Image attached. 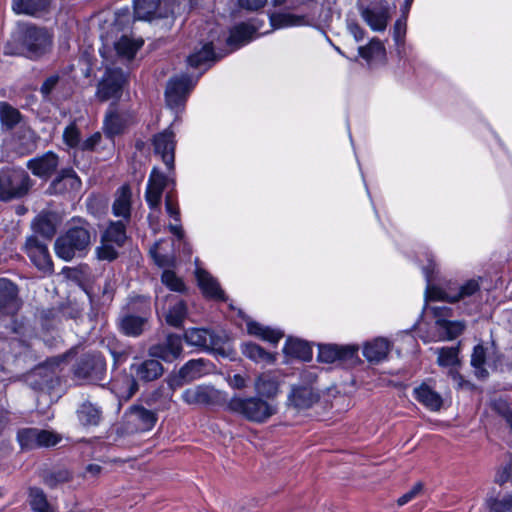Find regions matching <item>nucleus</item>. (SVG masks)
<instances>
[{
	"label": "nucleus",
	"mask_w": 512,
	"mask_h": 512,
	"mask_svg": "<svg viewBox=\"0 0 512 512\" xmlns=\"http://www.w3.org/2000/svg\"><path fill=\"white\" fill-rule=\"evenodd\" d=\"M419 261L422 263V271L426 279L425 289V309H430L435 321V335L431 340L445 341L458 337L464 330L465 324L462 321H449L446 317L451 315V309L446 306H428V301H444L455 303L471 299L480 291L479 279H468L462 283L447 280L442 284H433L436 264L433 255L428 252H422Z\"/></svg>",
	"instance_id": "f257e3e1"
},
{
	"label": "nucleus",
	"mask_w": 512,
	"mask_h": 512,
	"mask_svg": "<svg viewBox=\"0 0 512 512\" xmlns=\"http://www.w3.org/2000/svg\"><path fill=\"white\" fill-rule=\"evenodd\" d=\"M131 23V15L128 8L120 9L115 12L111 22V29L101 34V38L107 44L112 42L118 55L127 59L134 58L137 51L142 47L144 41L142 39H133L126 34L116 40L120 31L128 30Z\"/></svg>",
	"instance_id": "f03ea898"
},
{
	"label": "nucleus",
	"mask_w": 512,
	"mask_h": 512,
	"mask_svg": "<svg viewBox=\"0 0 512 512\" xmlns=\"http://www.w3.org/2000/svg\"><path fill=\"white\" fill-rule=\"evenodd\" d=\"M91 244V234L87 226H72L59 236L54 245L56 255L64 261L83 257Z\"/></svg>",
	"instance_id": "7ed1b4c3"
},
{
	"label": "nucleus",
	"mask_w": 512,
	"mask_h": 512,
	"mask_svg": "<svg viewBox=\"0 0 512 512\" xmlns=\"http://www.w3.org/2000/svg\"><path fill=\"white\" fill-rule=\"evenodd\" d=\"M229 409L254 423H264L277 413V406L260 396H234L228 402Z\"/></svg>",
	"instance_id": "20e7f679"
},
{
	"label": "nucleus",
	"mask_w": 512,
	"mask_h": 512,
	"mask_svg": "<svg viewBox=\"0 0 512 512\" xmlns=\"http://www.w3.org/2000/svg\"><path fill=\"white\" fill-rule=\"evenodd\" d=\"M31 187V179L22 168L5 167L0 170V200L10 201L25 196Z\"/></svg>",
	"instance_id": "39448f33"
},
{
	"label": "nucleus",
	"mask_w": 512,
	"mask_h": 512,
	"mask_svg": "<svg viewBox=\"0 0 512 512\" xmlns=\"http://www.w3.org/2000/svg\"><path fill=\"white\" fill-rule=\"evenodd\" d=\"M65 356L54 357L45 363L35 367L27 375V383L36 391H47L54 389L59 384L60 363L64 361Z\"/></svg>",
	"instance_id": "423d86ee"
},
{
	"label": "nucleus",
	"mask_w": 512,
	"mask_h": 512,
	"mask_svg": "<svg viewBox=\"0 0 512 512\" xmlns=\"http://www.w3.org/2000/svg\"><path fill=\"white\" fill-rule=\"evenodd\" d=\"M20 42L26 56L36 59L50 50L52 36L46 29L29 26L21 31Z\"/></svg>",
	"instance_id": "0eeeda50"
},
{
	"label": "nucleus",
	"mask_w": 512,
	"mask_h": 512,
	"mask_svg": "<svg viewBox=\"0 0 512 512\" xmlns=\"http://www.w3.org/2000/svg\"><path fill=\"white\" fill-rule=\"evenodd\" d=\"M196 81L197 79L193 80V78L187 74L171 78L165 91L167 106L175 112L182 110Z\"/></svg>",
	"instance_id": "6e6552de"
},
{
	"label": "nucleus",
	"mask_w": 512,
	"mask_h": 512,
	"mask_svg": "<svg viewBox=\"0 0 512 512\" xmlns=\"http://www.w3.org/2000/svg\"><path fill=\"white\" fill-rule=\"evenodd\" d=\"M157 413L142 405H132L124 414V429L127 433L147 432L157 422Z\"/></svg>",
	"instance_id": "1a4fd4ad"
},
{
	"label": "nucleus",
	"mask_w": 512,
	"mask_h": 512,
	"mask_svg": "<svg viewBox=\"0 0 512 512\" xmlns=\"http://www.w3.org/2000/svg\"><path fill=\"white\" fill-rule=\"evenodd\" d=\"M105 366L104 358L100 354H86L75 364L74 376L81 381H99L103 378Z\"/></svg>",
	"instance_id": "9d476101"
},
{
	"label": "nucleus",
	"mask_w": 512,
	"mask_h": 512,
	"mask_svg": "<svg viewBox=\"0 0 512 512\" xmlns=\"http://www.w3.org/2000/svg\"><path fill=\"white\" fill-rule=\"evenodd\" d=\"M126 81L125 73L120 68H108L98 84L97 97L101 101L118 98Z\"/></svg>",
	"instance_id": "9b49d317"
},
{
	"label": "nucleus",
	"mask_w": 512,
	"mask_h": 512,
	"mask_svg": "<svg viewBox=\"0 0 512 512\" xmlns=\"http://www.w3.org/2000/svg\"><path fill=\"white\" fill-rule=\"evenodd\" d=\"M25 251L31 262L44 273L53 271V262L50 257L47 244L37 235L30 236L26 240Z\"/></svg>",
	"instance_id": "f8f14e48"
},
{
	"label": "nucleus",
	"mask_w": 512,
	"mask_h": 512,
	"mask_svg": "<svg viewBox=\"0 0 512 512\" xmlns=\"http://www.w3.org/2000/svg\"><path fill=\"white\" fill-rule=\"evenodd\" d=\"M181 399L188 405L210 406L220 400V391L211 385H195L182 392Z\"/></svg>",
	"instance_id": "ddd939ff"
},
{
	"label": "nucleus",
	"mask_w": 512,
	"mask_h": 512,
	"mask_svg": "<svg viewBox=\"0 0 512 512\" xmlns=\"http://www.w3.org/2000/svg\"><path fill=\"white\" fill-rule=\"evenodd\" d=\"M154 153L159 156L169 170L174 169L176 140L173 131L168 128L152 138Z\"/></svg>",
	"instance_id": "4468645a"
},
{
	"label": "nucleus",
	"mask_w": 512,
	"mask_h": 512,
	"mask_svg": "<svg viewBox=\"0 0 512 512\" xmlns=\"http://www.w3.org/2000/svg\"><path fill=\"white\" fill-rule=\"evenodd\" d=\"M183 352L182 338L176 334H169L161 343L149 348L150 356L161 359L167 363L177 360Z\"/></svg>",
	"instance_id": "2eb2a0df"
},
{
	"label": "nucleus",
	"mask_w": 512,
	"mask_h": 512,
	"mask_svg": "<svg viewBox=\"0 0 512 512\" xmlns=\"http://www.w3.org/2000/svg\"><path fill=\"white\" fill-rule=\"evenodd\" d=\"M188 345L206 349L219 350L223 344V338L213 331L203 328H190L184 333Z\"/></svg>",
	"instance_id": "dca6fc26"
},
{
	"label": "nucleus",
	"mask_w": 512,
	"mask_h": 512,
	"mask_svg": "<svg viewBox=\"0 0 512 512\" xmlns=\"http://www.w3.org/2000/svg\"><path fill=\"white\" fill-rule=\"evenodd\" d=\"M317 359L323 363H333L337 360L354 363L358 359V347L353 345H319Z\"/></svg>",
	"instance_id": "f3484780"
},
{
	"label": "nucleus",
	"mask_w": 512,
	"mask_h": 512,
	"mask_svg": "<svg viewBox=\"0 0 512 512\" xmlns=\"http://www.w3.org/2000/svg\"><path fill=\"white\" fill-rule=\"evenodd\" d=\"M261 23L254 19L250 22H242L230 30L227 44L234 50L251 42L260 30Z\"/></svg>",
	"instance_id": "a211bd4d"
},
{
	"label": "nucleus",
	"mask_w": 512,
	"mask_h": 512,
	"mask_svg": "<svg viewBox=\"0 0 512 512\" xmlns=\"http://www.w3.org/2000/svg\"><path fill=\"white\" fill-rule=\"evenodd\" d=\"M362 19L376 32L386 29L389 20V7L384 3H375L360 10Z\"/></svg>",
	"instance_id": "6ab92c4d"
},
{
	"label": "nucleus",
	"mask_w": 512,
	"mask_h": 512,
	"mask_svg": "<svg viewBox=\"0 0 512 512\" xmlns=\"http://www.w3.org/2000/svg\"><path fill=\"white\" fill-rule=\"evenodd\" d=\"M161 313L168 325L179 328L187 317V305L177 296H167L165 303L161 307Z\"/></svg>",
	"instance_id": "aec40b11"
},
{
	"label": "nucleus",
	"mask_w": 512,
	"mask_h": 512,
	"mask_svg": "<svg viewBox=\"0 0 512 512\" xmlns=\"http://www.w3.org/2000/svg\"><path fill=\"white\" fill-rule=\"evenodd\" d=\"M168 178L156 168H154L149 177L145 199L151 209H158L161 204L163 190L166 187Z\"/></svg>",
	"instance_id": "412c9836"
},
{
	"label": "nucleus",
	"mask_w": 512,
	"mask_h": 512,
	"mask_svg": "<svg viewBox=\"0 0 512 512\" xmlns=\"http://www.w3.org/2000/svg\"><path fill=\"white\" fill-rule=\"evenodd\" d=\"M59 165V157L56 153L48 151L40 156L30 159L27 167L39 178L50 177Z\"/></svg>",
	"instance_id": "4be33fe9"
},
{
	"label": "nucleus",
	"mask_w": 512,
	"mask_h": 512,
	"mask_svg": "<svg viewBox=\"0 0 512 512\" xmlns=\"http://www.w3.org/2000/svg\"><path fill=\"white\" fill-rule=\"evenodd\" d=\"M82 182L72 168L62 169L57 177L52 181L50 190L56 194L78 192Z\"/></svg>",
	"instance_id": "5701e85b"
},
{
	"label": "nucleus",
	"mask_w": 512,
	"mask_h": 512,
	"mask_svg": "<svg viewBox=\"0 0 512 512\" xmlns=\"http://www.w3.org/2000/svg\"><path fill=\"white\" fill-rule=\"evenodd\" d=\"M130 370L136 380L143 382L154 381L164 372L162 364L156 359L136 361L131 365Z\"/></svg>",
	"instance_id": "b1692460"
},
{
	"label": "nucleus",
	"mask_w": 512,
	"mask_h": 512,
	"mask_svg": "<svg viewBox=\"0 0 512 512\" xmlns=\"http://www.w3.org/2000/svg\"><path fill=\"white\" fill-rule=\"evenodd\" d=\"M132 205V190L128 184L119 187L112 204V214L120 220L130 222Z\"/></svg>",
	"instance_id": "393cba45"
},
{
	"label": "nucleus",
	"mask_w": 512,
	"mask_h": 512,
	"mask_svg": "<svg viewBox=\"0 0 512 512\" xmlns=\"http://www.w3.org/2000/svg\"><path fill=\"white\" fill-rule=\"evenodd\" d=\"M17 293V287L10 280L0 279V316L13 315L17 312Z\"/></svg>",
	"instance_id": "a878e982"
},
{
	"label": "nucleus",
	"mask_w": 512,
	"mask_h": 512,
	"mask_svg": "<svg viewBox=\"0 0 512 512\" xmlns=\"http://www.w3.org/2000/svg\"><path fill=\"white\" fill-rule=\"evenodd\" d=\"M320 396L311 385L293 386L288 395V402L297 409L312 407Z\"/></svg>",
	"instance_id": "bb28decb"
},
{
	"label": "nucleus",
	"mask_w": 512,
	"mask_h": 512,
	"mask_svg": "<svg viewBox=\"0 0 512 512\" xmlns=\"http://www.w3.org/2000/svg\"><path fill=\"white\" fill-rule=\"evenodd\" d=\"M162 0H133L134 17L138 20L151 21L154 18L168 17L169 11L161 8Z\"/></svg>",
	"instance_id": "cd10ccee"
},
{
	"label": "nucleus",
	"mask_w": 512,
	"mask_h": 512,
	"mask_svg": "<svg viewBox=\"0 0 512 512\" xmlns=\"http://www.w3.org/2000/svg\"><path fill=\"white\" fill-rule=\"evenodd\" d=\"M37 139L38 136L29 126L21 124L13 136V145L17 153L26 155L36 149Z\"/></svg>",
	"instance_id": "c85d7f7f"
},
{
	"label": "nucleus",
	"mask_w": 512,
	"mask_h": 512,
	"mask_svg": "<svg viewBox=\"0 0 512 512\" xmlns=\"http://www.w3.org/2000/svg\"><path fill=\"white\" fill-rule=\"evenodd\" d=\"M195 274L198 285L205 297L218 301L226 300L225 293L221 289L218 281L214 277H212L207 271L197 267Z\"/></svg>",
	"instance_id": "c756f323"
},
{
	"label": "nucleus",
	"mask_w": 512,
	"mask_h": 512,
	"mask_svg": "<svg viewBox=\"0 0 512 512\" xmlns=\"http://www.w3.org/2000/svg\"><path fill=\"white\" fill-rule=\"evenodd\" d=\"M413 396L419 403L431 411H438L443 404L440 394L425 383L414 388Z\"/></svg>",
	"instance_id": "7c9ffc66"
},
{
	"label": "nucleus",
	"mask_w": 512,
	"mask_h": 512,
	"mask_svg": "<svg viewBox=\"0 0 512 512\" xmlns=\"http://www.w3.org/2000/svg\"><path fill=\"white\" fill-rule=\"evenodd\" d=\"M129 116L120 114L116 111V105L111 104L104 120V132L112 138L115 135L122 133L127 125Z\"/></svg>",
	"instance_id": "2f4dec72"
},
{
	"label": "nucleus",
	"mask_w": 512,
	"mask_h": 512,
	"mask_svg": "<svg viewBox=\"0 0 512 512\" xmlns=\"http://www.w3.org/2000/svg\"><path fill=\"white\" fill-rule=\"evenodd\" d=\"M50 0H12L11 7L15 14L36 16L47 10Z\"/></svg>",
	"instance_id": "473e14b6"
},
{
	"label": "nucleus",
	"mask_w": 512,
	"mask_h": 512,
	"mask_svg": "<svg viewBox=\"0 0 512 512\" xmlns=\"http://www.w3.org/2000/svg\"><path fill=\"white\" fill-rule=\"evenodd\" d=\"M146 322L147 318L145 316L127 313L120 317L119 328L126 336L137 337L143 333Z\"/></svg>",
	"instance_id": "72a5a7b5"
},
{
	"label": "nucleus",
	"mask_w": 512,
	"mask_h": 512,
	"mask_svg": "<svg viewBox=\"0 0 512 512\" xmlns=\"http://www.w3.org/2000/svg\"><path fill=\"white\" fill-rule=\"evenodd\" d=\"M283 352L286 356L298 358L305 362L310 361L313 356L310 345L307 342L296 338H288L286 340Z\"/></svg>",
	"instance_id": "f704fd0d"
},
{
	"label": "nucleus",
	"mask_w": 512,
	"mask_h": 512,
	"mask_svg": "<svg viewBox=\"0 0 512 512\" xmlns=\"http://www.w3.org/2000/svg\"><path fill=\"white\" fill-rule=\"evenodd\" d=\"M390 345L384 338H377L364 345L363 355L369 362L379 363L387 357Z\"/></svg>",
	"instance_id": "c9c22d12"
},
{
	"label": "nucleus",
	"mask_w": 512,
	"mask_h": 512,
	"mask_svg": "<svg viewBox=\"0 0 512 512\" xmlns=\"http://www.w3.org/2000/svg\"><path fill=\"white\" fill-rule=\"evenodd\" d=\"M22 115L19 110L5 101L0 102V123L3 131L18 128L22 123Z\"/></svg>",
	"instance_id": "e433bc0d"
},
{
	"label": "nucleus",
	"mask_w": 512,
	"mask_h": 512,
	"mask_svg": "<svg viewBox=\"0 0 512 512\" xmlns=\"http://www.w3.org/2000/svg\"><path fill=\"white\" fill-rule=\"evenodd\" d=\"M247 331L250 335L256 336L273 345H277V343L284 337V333L281 330L263 326L255 321L247 322Z\"/></svg>",
	"instance_id": "4c0bfd02"
},
{
	"label": "nucleus",
	"mask_w": 512,
	"mask_h": 512,
	"mask_svg": "<svg viewBox=\"0 0 512 512\" xmlns=\"http://www.w3.org/2000/svg\"><path fill=\"white\" fill-rule=\"evenodd\" d=\"M255 391L258 396L273 398L278 394L279 382L271 373H262L255 380Z\"/></svg>",
	"instance_id": "58836bf2"
},
{
	"label": "nucleus",
	"mask_w": 512,
	"mask_h": 512,
	"mask_svg": "<svg viewBox=\"0 0 512 512\" xmlns=\"http://www.w3.org/2000/svg\"><path fill=\"white\" fill-rule=\"evenodd\" d=\"M358 52L369 65L382 62L386 57V49L383 43L376 38L372 39L368 45L360 46Z\"/></svg>",
	"instance_id": "ea45409f"
},
{
	"label": "nucleus",
	"mask_w": 512,
	"mask_h": 512,
	"mask_svg": "<svg viewBox=\"0 0 512 512\" xmlns=\"http://www.w3.org/2000/svg\"><path fill=\"white\" fill-rule=\"evenodd\" d=\"M222 56H218L214 53L212 42L205 43L201 49L195 51L191 55L188 56L187 62L188 65L193 68H199L203 65L215 62L220 59Z\"/></svg>",
	"instance_id": "a19ab883"
},
{
	"label": "nucleus",
	"mask_w": 512,
	"mask_h": 512,
	"mask_svg": "<svg viewBox=\"0 0 512 512\" xmlns=\"http://www.w3.org/2000/svg\"><path fill=\"white\" fill-rule=\"evenodd\" d=\"M128 223L123 220L111 221L102 236L103 241L112 243L117 247L122 246L127 238L126 226Z\"/></svg>",
	"instance_id": "79ce46f5"
},
{
	"label": "nucleus",
	"mask_w": 512,
	"mask_h": 512,
	"mask_svg": "<svg viewBox=\"0 0 512 512\" xmlns=\"http://www.w3.org/2000/svg\"><path fill=\"white\" fill-rule=\"evenodd\" d=\"M179 370L189 383L208 373L209 362L204 359H192L186 362Z\"/></svg>",
	"instance_id": "37998d69"
},
{
	"label": "nucleus",
	"mask_w": 512,
	"mask_h": 512,
	"mask_svg": "<svg viewBox=\"0 0 512 512\" xmlns=\"http://www.w3.org/2000/svg\"><path fill=\"white\" fill-rule=\"evenodd\" d=\"M28 503L33 512H53L55 507L49 503L45 492L38 487L28 489Z\"/></svg>",
	"instance_id": "c03bdc74"
},
{
	"label": "nucleus",
	"mask_w": 512,
	"mask_h": 512,
	"mask_svg": "<svg viewBox=\"0 0 512 512\" xmlns=\"http://www.w3.org/2000/svg\"><path fill=\"white\" fill-rule=\"evenodd\" d=\"M77 417L82 425L95 426L100 422L101 410L98 406L87 401L78 408Z\"/></svg>",
	"instance_id": "a18cd8bd"
},
{
	"label": "nucleus",
	"mask_w": 512,
	"mask_h": 512,
	"mask_svg": "<svg viewBox=\"0 0 512 512\" xmlns=\"http://www.w3.org/2000/svg\"><path fill=\"white\" fill-rule=\"evenodd\" d=\"M269 19L273 29L301 26L305 24L304 16H298L291 13H274L270 15Z\"/></svg>",
	"instance_id": "49530a36"
},
{
	"label": "nucleus",
	"mask_w": 512,
	"mask_h": 512,
	"mask_svg": "<svg viewBox=\"0 0 512 512\" xmlns=\"http://www.w3.org/2000/svg\"><path fill=\"white\" fill-rule=\"evenodd\" d=\"M242 353L255 362L272 363L274 356L258 344L248 342L242 345Z\"/></svg>",
	"instance_id": "de8ad7c7"
},
{
	"label": "nucleus",
	"mask_w": 512,
	"mask_h": 512,
	"mask_svg": "<svg viewBox=\"0 0 512 512\" xmlns=\"http://www.w3.org/2000/svg\"><path fill=\"white\" fill-rule=\"evenodd\" d=\"M33 228L36 234L46 240H50L56 232L54 222L47 215H39L33 222Z\"/></svg>",
	"instance_id": "09e8293b"
},
{
	"label": "nucleus",
	"mask_w": 512,
	"mask_h": 512,
	"mask_svg": "<svg viewBox=\"0 0 512 512\" xmlns=\"http://www.w3.org/2000/svg\"><path fill=\"white\" fill-rule=\"evenodd\" d=\"M486 350L482 345H476L471 355V365L475 369L478 378H485L488 371L485 369Z\"/></svg>",
	"instance_id": "8fccbe9b"
},
{
	"label": "nucleus",
	"mask_w": 512,
	"mask_h": 512,
	"mask_svg": "<svg viewBox=\"0 0 512 512\" xmlns=\"http://www.w3.org/2000/svg\"><path fill=\"white\" fill-rule=\"evenodd\" d=\"M438 354L437 363L443 367H453L459 363L458 347H442L435 350Z\"/></svg>",
	"instance_id": "3c124183"
},
{
	"label": "nucleus",
	"mask_w": 512,
	"mask_h": 512,
	"mask_svg": "<svg viewBox=\"0 0 512 512\" xmlns=\"http://www.w3.org/2000/svg\"><path fill=\"white\" fill-rule=\"evenodd\" d=\"M37 428H23L17 433V441L23 450L37 448Z\"/></svg>",
	"instance_id": "603ef678"
},
{
	"label": "nucleus",
	"mask_w": 512,
	"mask_h": 512,
	"mask_svg": "<svg viewBox=\"0 0 512 512\" xmlns=\"http://www.w3.org/2000/svg\"><path fill=\"white\" fill-rule=\"evenodd\" d=\"M161 281L171 291L183 292L185 290L183 280L172 270L165 269L161 275Z\"/></svg>",
	"instance_id": "864d4df0"
},
{
	"label": "nucleus",
	"mask_w": 512,
	"mask_h": 512,
	"mask_svg": "<svg viewBox=\"0 0 512 512\" xmlns=\"http://www.w3.org/2000/svg\"><path fill=\"white\" fill-rule=\"evenodd\" d=\"M63 141L69 148L79 149L81 145L80 131L75 122H71L63 131Z\"/></svg>",
	"instance_id": "5fc2aeb1"
},
{
	"label": "nucleus",
	"mask_w": 512,
	"mask_h": 512,
	"mask_svg": "<svg viewBox=\"0 0 512 512\" xmlns=\"http://www.w3.org/2000/svg\"><path fill=\"white\" fill-rule=\"evenodd\" d=\"M486 503L491 512H512V495H506L501 499L489 498Z\"/></svg>",
	"instance_id": "6e6d98bb"
},
{
	"label": "nucleus",
	"mask_w": 512,
	"mask_h": 512,
	"mask_svg": "<svg viewBox=\"0 0 512 512\" xmlns=\"http://www.w3.org/2000/svg\"><path fill=\"white\" fill-rule=\"evenodd\" d=\"M70 478L71 475L69 471L66 469H61L44 475L43 481L46 486L50 488H55L59 484L69 481Z\"/></svg>",
	"instance_id": "4d7b16f0"
},
{
	"label": "nucleus",
	"mask_w": 512,
	"mask_h": 512,
	"mask_svg": "<svg viewBox=\"0 0 512 512\" xmlns=\"http://www.w3.org/2000/svg\"><path fill=\"white\" fill-rule=\"evenodd\" d=\"M37 448L55 446L61 440L60 436L53 431L37 428Z\"/></svg>",
	"instance_id": "13d9d810"
},
{
	"label": "nucleus",
	"mask_w": 512,
	"mask_h": 512,
	"mask_svg": "<svg viewBox=\"0 0 512 512\" xmlns=\"http://www.w3.org/2000/svg\"><path fill=\"white\" fill-rule=\"evenodd\" d=\"M97 257L100 260L112 261L117 258L118 252L115 245L102 240L101 246L96 250Z\"/></svg>",
	"instance_id": "bf43d9fd"
},
{
	"label": "nucleus",
	"mask_w": 512,
	"mask_h": 512,
	"mask_svg": "<svg viewBox=\"0 0 512 512\" xmlns=\"http://www.w3.org/2000/svg\"><path fill=\"white\" fill-rule=\"evenodd\" d=\"M161 242H156L150 249V254L154 259L155 263L160 267L170 266L174 259L171 255H164L160 252Z\"/></svg>",
	"instance_id": "052dcab7"
},
{
	"label": "nucleus",
	"mask_w": 512,
	"mask_h": 512,
	"mask_svg": "<svg viewBox=\"0 0 512 512\" xmlns=\"http://www.w3.org/2000/svg\"><path fill=\"white\" fill-rule=\"evenodd\" d=\"M406 34V18L398 19L395 22L394 30H393V39L395 44L400 47L404 44V38Z\"/></svg>",
	"instance_id": "680f3d73"
},
{
	"label": "nucleus",
	"mask_w": 512,
	"mask_h": 512,
	"mask_svg": "<svg viewBox=\"0 0 512 512\" xmlns=\"http://www.w3.org/2000/svg\"><path fill=\"white\" fill-rule=\"evenodd\" d=\"M165 207L168 215L173 218L176 222H180V211L177 203L175 202L172 193H167L165 197Z\"/></svg>",
	"instance_id": "e2e57ef3"
},
{
	"label": "nucleus",
	"mask_w": 512,
	"mask_h": 512,
	"mask_svg": "<svg viewBox=\"0 0 512 512\" xmlns=\"http://www.w3.org/2000/svg\"><path fill=\"white\" fill-rule=\"evenodd\" d=\"M59 82V76L58 75H52L48 77L41 86V93L45 99H50V94L55 89Z\"/></svg>",
	"instance_id": "0e129e2a"
},
{
	"label": "nucleus",
	"mask_w": 512,
	"mask_h": 512,
	"mask_svg": "<svg viewBox=\"0 0 512 512\" xmlns=\"http://www.w3.org/2000/svg\"><path fill=\"white\" fill-rule=\"evenodd\" d=\"M102 135L100 132H95L90 137L81 142L79 150L81 151H93L96 146L101 142Z\"/></svg>",
	"instance_id": "69168bd1"
},
{
	"label": "nucleus",
	"mask_w": 512,
	"mask_h": 512,
	"mask_svg": "<svg viewBox=\"0 0 512 512\" xmlns=\"http://www.w3.org/2000/svg\"><path fill=\"white\" fill-rule=\"evenodd\" d=\"M422 488V483H416L408 492L399 497V499L397 500L398 505L403 506L410 502L421 492Z\"/></svg>",
	"instance_id": "338daca9"
},
{
	"label": "nucleus",
	"mask_w": 512,
	"mask_h": 512,
	"mask_svg": "<svg viewBox=\"0 0 512 512\" xmlns=\"http://www.w3.org/2000/svg\"><path fill=\"white\" fill-rule=\"evenodd\" d=\"M347 28L349 33L354 37L356 42L362 41L364 39L365 31L357 22H348Z\"/></svg>",
	"instance_id": "774afa93"
}]
</instances>
